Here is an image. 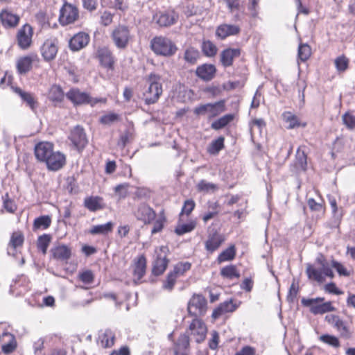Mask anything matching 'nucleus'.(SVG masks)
I'll use <instances>...</instances> for the list:
<instances>
[{
    "instance_id": "obj_1",
    "label": "nucleus",
    "mask_w": 355,
    "mask_h": 355,
    "mask_svg": "<svg viewBox=\"0 0 355 355\" xmlns=\"http://www.w3.org/2000/svg\"><path fill=\"white\" fill-rule=\"evenodd\" d=\"M36 159L44 163L50 171H58L67 164V155L55 150V145L51 141H40L34 147Z\"/></svg>"
},
{
    "instance_id": "obj_2",
    "label": "nucleus",
    "mask_w": 355,
    "mask_h": 355,
    "mask_svg": "<svg viewBox=\"0 0 355 355\" xmlns=\"http://www.w3.org/2000/svg\"><path fill=\"white\" fill-rule=\"evenodd\" d=\"M136 219L144 225L153 223L151 234L161 232L167 223V217L164 209H162L157 216L155 211L147 203L138 205L133 211Z\"/></svg>"
},
{
    "instance_id": "obj_3",
    "label": "nucleus",
    "mask_w": 355,
    "mask_h": 355,
    "mask_svg": "<svg viewBox=\"0 0 355 355\" xmlns=\"http://www.w3.org/2000/svg\"><path fill=\"white\" fill-rule=\"evenodd\" d=\"M315 263L318 267L311 263L306 266V274L309 280L321 284L325 281V277H334V272L323 254H320L317 257Z\"/></svg>"
},
{
    "instance_id": "obj_4",
    "label": "nucleus",
    "mask_w": 355,
    "mask_h": 355,
    "mask_svg": "<svg viewBox=\"0 0 355 355\" xmlns=\"http://www.w3.org/2000/svg\"><path fill=\"white\" fill-rule=\"evenodd\" d=\"M150 48L156 55L164 58L174 56L178 50L175 42L163 35L153 37L150 42Z\"/></svg>"
},
{
    "instance_id": "obj_5",
    "label": "nucleus",
    "mask_w": 355,
    "mask_h": 355,
    "mask_svg": "<svg viewBox=\"0 0 355 355\" xmlns=\"http://www.w3.org/2000/svg\"><path fill=\"white\" fill-rule=\"evenodd\" d=\"M146 81L148 83V88L144 92L143 97L146 105L156 103L163 93L161 76L155 73H150Z\"/></svg>"
},
{
    "instance_id": "obj_6",
    "label": "nucleus",
    "mask_w": 355,
    "mask_h": 355,
    "mask_svg": "<svg viewBox=\"0 0 355 355\" xmlns=\"http://www.w3.org/2000/svg\"><path fill=\"white\" fill-rule=\"evenodd\" d=\"M66 97L74 107L87 104L93 107L97 103H105L106 101L103 98H92L89 93L82 92L78 87L71 88L66 93Z\"/></svg>"
},
{
    "instance_id": "obj_7",
    "label": "nucleus",
    "mask_w": 355,
    "mask_h": 355,
    "mask_svg": "<svg viewBox=\"0 0 355 355\" xmlns=\"http://www.w3.org/2000/svg\"><path fill=\"white\" fill-rule=\"evenodd\" d=\"M110 37L116 49L124 50L132 42L133 36L128 26L119 24L112 31Z\"/></svg>"
},
{
    "instance_id": "obj_8",
    "label": "nucleus",
    "mask_w": 355,
    "mask_h": 355,
    "mask_svg": "<svg viewBox=\"0 0 355 355\" xmlns=\"http://www.w3.org/2000/svg\"><path fill=\"white\" fill-rule=\"evenodd\" d=\"M226 110V101L221 99L214 103L200 104L196 107L193 113L196 116H207L209 119L216 118Z\"/></svg>"
},
{
    "instance_id": "obj_9",
    "label": "nucleus",
    "mask_w": 355,
    "mask_h": 355,
    "mask_svg": "<svg viewBox=\"0 0 355 355\" xmlns=\"http://www.w3.org/2000/svg\"><path fill=\"white\" fill-rule=\"evenodd\" d=\"M302 303L304 306L309 307L310 312L313 315H323L336 310L333 302L331 301L324 302V297L302 299Z\"/></svg>"
},
{
    "instance_id": "obj_10",
    "label": "nucleus",
    "mask_w": 355,
    "mask_h": 355,
    "mask_svg": "<svg viewBox=\"0 0 355 355\" xmlns=\"http://www.w3.org/2000/svg\"><path fill=\"white\" fill-rule=\"evenodd\" d=\"M94 58L98 60L99 66L107 72H113L115 70L116 59L108 46L98 47L94 54Z\"/></svg>"
},
{
    "instance_id": "obj_11",
    "label": "nucleus",
    "mask_w": 355,
    "mask_h": 355,
    "mask_svg": "<svg viewBox=\"0 0 355 355\" xmlns=\"http://www.w3.org/2000/svg\"><path fill=\"white\" fill-rule=\"evenodd\" d=\"M325 321L334 328L343 339H350L353 331L349 323L337 314H329L325 316Z\"/></svg>"
},
{
    "instance_id": "obj_12",
    "label": "nucleus",
    "mask_w": 355,
    "mask_h": 355,
    "mask_svg": "<svg viewBox=\"0 0 355 355\" xmlns=\"http://www.w3.org/2000/svg\"><path fill=\"white\" fill-rule=\"evenodd\" d=\"M155 252L156 257L153 262L152 273L155 276H160L166 271L169 263V249L168 246L162 245L157 248Z\"/></svg>"
},
{
    "instance_id": "obj_13",
    "label": "nucleus",
    "mask_w": 355,
    "mask_h": 355,
    "mask_svg": "<svg viewBox=\"0 0 355 355\" xmlns=\"http://www.w3.org/2000/svg\"><path fill=\"white\" fill-rule=\"evenodd\" d=\"M34 30L29 24H24L18 29L15 36L16 43L18 47L24 51L29 49L33 45V37Z\"/></svg>"
},
{
    "instance_id": "obj_14",
    "label": "nucleus",
    "mask_w": 355,
    "mask_h": 355,
    "mask_svg": "<svg viewBox=\"0 0 355 355\" xmlns=\"http://www.w3.org/2000/svg\"><path fill=\"white\" fill-rule=\"evenodd\" d=\"M188 313L191 316L198 318L205 314L207 310V302L201 294H193L189 301Z\"/></svg>"
},
{
    "instance_id": "obj_15",
    "label": "nucleus",
    "mask_w": 355,
    "mask_h": 355,
    "mask_svg": "<svg viewBox=\"0 0 355 355\" xmlns=\"http://www.w3.org/2000/svg\"><path fill=\"white\" fill-rule=\"evenodd\" d=\"M68 139L78 152H82L88 144L85 130L80 125H76L70 130Z\"/></svg>"
},
{
    "instance_id": "obj_16",
    "label": "nucleus",
    "mask_w": 355,
    "mask_h": 355,
    "mask_svg": "<svg viewBox=\"0 0 355 355\" xmlns=\"http://www.w3.org/2000/svg\"><path fill=\"white\" fill-rule=\"evenodd\" d=\"M174 331L168 334V338L173 342L174 355H189L190 351V338L187 333L181 334L175 340Z\"/></svg>"
},
{
    "instance_id": "obj_17",
    "label": "nucleus",
    "mask_w": 355,
    "mask_h": 355,
    "mask_svg": "<svg viewBox=\"0 0 355 355\" xmlns=\"http://www.w3.org/2000/svg\"><path fill=\"white\" fill-rule=\"evenodd\" d=\"M187 330L197 343L204 342L207 337V327L204 321L198 318H194L191 320Z\"/></svg>"
},
{
    "instance_id": "obj_18",
    "label": "nucleus",
    "mask_w": 355,
    "mask_h": 355,
    "mask_svg": "<svg viewBox=\"0 0 355 355\" xmlns=\"http://www.w3.org/2000/svg\"><path fill=\"white\" fill-rule=\"evenodd\" d=\"M57 38H49L44 40L40 48V54L46 62L54 60L57 56L59 46Z\"/></svg>"
},
{
    "instance_id": "obj_19",
    "label": "nucleus",
    "mask_w": 355,
    "mask_h": 355,
    "mask_svg": "<svg viewBox=\"0 0 355 355\" xmlns=\"http://www.w3.org/2000/svg\"><path fill=\"white\" fill-rule=\"evenodd\" d=\"M79 17L78 9L69 3H64L60 10L59 21L62 26L74 23Z\"/></svg>"
},
{
    "instance_id": "obj_20",
    "label": "nucleus",
    "mask_w": 355,
    "mask_h": 355,
    "mask_svg": "<svg viewBox=\"0 0 355 355\" xmlns=\"http://www.w3.org/2000/svg\"><path fill=\"white\" fill-rule=\"evenodd\" d=\"M225 241V236L224 234H221L218 230H213L208 233L207 239L204 243L205 249L207 252L212 254L218 250Z\"/></svg>"
},
{
    "instance_id": "obj_21",
    "label": "nucleus",
    "mask_w": 355,
    "mask_h": 355,
    "mask_svg": "<svg viewBox=\"0 0 355 355\" xmlns=\"http://www.w3.org/2000/svg\"><path fill=\"white\" fill-rule=\"evenodd\" d=\"M40 61V58L36 53L21 56L17 61V71L19 74H25L32 69L33 63H39Z\"/></svg>"
},
{
    "instance_id": "obj_22",
    "label": "nucleus",
    "mask_w": 355,
    "mask_h": 355,
    "mask_svg": "<svg viewBox=\"0 0 355 355\" xmlns=\"http://www.w3.org/2000/svg\"><path fill=\"white\" fill-rule=\"evenodd\" d=\"M25 241L23 231L17 230L13 231L8 243V253L15 254L17 250L22 248Z\"/></svg>"
},
{
    "instance_id": "obj_23",
    "label": "nucleus",
    "mask_w": 355,
    "mask_h": 355,
    "mask_svg": "<svg viewBox=\"0 0 355 355\" xmlns=\"http://www.w3.org/2000/svg\"><path fill=\"white\" fill-rule=\"evenodd\" d=\"M178 19V15L173 10L156 13L153 19L161 27H167L174 24Z\"/></svg>"
},
{
    "instance_id": "obj_24",
    "label": "nucleus",
    "mask_w": 355,
    "mask_h": 355,
    "mask_svg": "<svg viewBox=\"0 0 355 355\" xmlns=\"http://www.w3.org/2000/svg\"><path fill=\"white\" fill-rule=\"evenodd\" d=\"M90 37L85 32L80 31L75 34L69 42V47L72 51H78L89 44Z\"/></svg>"
},
{
    "instance_id": "obj_25",
    "label": "nucleus",
    "mask_w": 355,
    "mask_h": 355,
    "mask_svg": "<svg viewBox=\"0 0 355 355\" xmlns=\"http://www.w3.org/2000/svg\"><path fill=\"white\" fill-rule=\"evenodd\" d=\"M132 274L138 280L144 277L147 268V259L144 254L136 257L132 263Z\"/></svg>"
},
{
    "instance_id": "obj_26",
    "label": "nucleus",
    "mask_w": 355,
    "mask_h": 355,
    "mask_svg": "<svg viewBox=\"0 0 355 355\" xmlns=\"http://www.w3.org/2000/svg\"><path fill=\"white\" fill-rule=\"evenodd\" d=\"M241 49L240 48H227L220 54V62L224 67H232L235 58L240 57Z\"/></svg>"
},
{
    "instance_id": "obj_27",
    "label": "nucleus",
    "mask_w": 355,
    "mask_h": 355,
    "mask_svg": "<svg viewBox=\"0 0 355 355\" xmlns=\"http://www.w3.org/2000/svg\"><path fill=\"white\" fill-rule=\"evenodd\" d=\"M0 343H2L1 351L6 354L12 353L17 346L15 336L7 331L0 334Z\"/></svg>"
},
{
    "instance_id": "obj_28",
    "label": "nucleus",
    "mask_w": 355,
    "mask_h": 355,
    "mask_svg": "<svg viewBox=\"0 0 355 355\" xmlns=\"http://www.w3.org/2000/svg\"><path fill=\"white\" fill-rule=\"evenodd\" d=\"M217 69L213 64H202L196 69V75L202 80L208 82L211 80L216 73Z\"/></svg>"
},
{
    "instance_id": "obj_29",
    "label": "nucleus",
    "mask_w": 355,
    "mask_h": 355,
    "mask_svg": "<svg viewBox=\"0 0 355 355\" xmlns=\"http://www.w3.org/2000/svg\"><path fill=\"white\" fill-rule=\"evenodd\" d=\"M0 21L4 28H13L18 26L20 17L7 9H3L0 12Z\"/></svg>"
},
{
    "instance_id": "obj_30",
    "label": "nucleus",
    "mask_w": 355,
    "mask_h": 355,
    "mask_svg": "<svg viewBox=\"0 0 355 355\" xmlns=\"http://www.w3.org/2000/svg\"><path fill=\"white\" fill-rule=\"evenodd\" d=\"M240 32L241 28L237 25L222 24L216 28V35L221 40H225L227 37L237 35Z\"/></svg>"
},
{
    "instance_id": "obj_31",
    "label": "nucleus",
    "mask_w": 355,
    "mask_h": 355,
    "mask_svg": "<svg viewBox=\"0 0 355 355\" xmlns=\"http://www.w3.org/2000/svg\"><path fill=\"white\" fill-rule=\"evenodd\" d=\"M12 91L20 96L23 102L28 106L31 110L35 112L38 107V101L34 94L22 90L19 87H12Z\"/></svg>"
},
{
    "instance_id": "obj_32",
    "label": "nucleus",
    "mask_w": 355,
    "mask_h": 355,
    "mask_svg": "<svg viewBox=\"0 0 355 355\" xmlns=\"http://www.w3.org/2000/svg\"><path fill=\"white\" fill-rule=\"evenodd\" d=\"M51 252L54 259L62 261L67 262L71 257V248L64 244L55 246Z\"/></svg>"
},
{
    "instance_id": "obj_33",
    "label": "nucleus",
    "mask_w": 355,
    "mask_h": 355,
    "mask_svg": "<svg viewBox=\"0 0 355 355\" xmlns=\"http://www.w3.org/2000/svg\"><path fill=\"white\" fill-rule=\"evenodd\" d=\"M64 94L62 87L58 85H53L48 92V98L56 107L64 101Z\"/></svg>"
},
{
    "instance_id": "obj_34",
    "label": "nucleus",
    "mask_w": 355,
    "mask_h": 355,
    "mask_svg": "<svg viewBox=\"0 0 355 355\" xmlns=\"http://www.w3.org/2000/svg\"><path fill=\"white\" fill-rule=\"evenodd\" d=\"M283 121L288 123L287 129H294L300 127L305 128L307 125L306 121H302L297 116L291 112H284L282 114Z\"/></svg>"
},
{
    "instance_id": "obj_35",
    "label": "nucleus",
    "mask_w": 355,
    "mask_h": 355,
    "mask_svg": "<svg viewBox=\"0 0 355 355\" xmlns=\"http://www.w3.org/2000/svg\"><path fill=\"white\" fill-rule=\"evenodd\" d=\"M236 256V248L233 243L230 244L227 248L223 250L217 257L218 263L233 261Z\"/></svg>"
},
{
    "instance_id": "obj_36",
    "label": "nucleus",
    "mask_w": 355,
    "mask_h": 355,
    "mask_svg": "<svg viewBox=\"0 0 355 355\" xmlns=\"http://www.w3.org/2000/svg\"><path fill=\"white\" fill-rule=\"evenodd\" d=\"M236 306L232 300L225 301L220 303L212 312L211 317L214 319L218 318L224 313L233 312L236 310Z\"/></svg>"
},
{
    "instance_id": "obj_37",
    "label": "nucleus",
    "mask_w": 355,
    "mask_h": 355,
    "mask_svg": "<svg viewBox=\"0 0 355 355\" xmlns=\"http://www.w3.org/2000/svg\"><path fill=\"white\" fill-rule=\"evenodd\" d=\"M220 275L225 279H239L241 277L239 269L234 264L227 265L220 270Z\"/></svg>"
},
{
    "instance_id": "obj_38",
    "label": "nucleus",
    "mask_w": 355,
    "mask_h": 355,
    "mask_svg": "<svg viewBox=\"0 0 355 355\" xmlns=\"http://www.w3.org/2000/svg\"><path fill=\"white\" fill-rule=\"evenodd\" d=\"M197 223L195 220H189L186 223H182L178 218V224L176 225L174 232L178 235L182 236L184 234L192 232L196 227Z\"/></svg>"
},
{
    "instance_id": "obj_39",
    "label": "nucleus",
    "mask_w": 355,
    "mask_h": 355,
    "mask_svg": "<svg viewBox=\"0 0 355 355\" xmlns=\"http://www.w3.org/2000/svg\"><path fill=\"white\" fill-rule=\"evenodd\" d=\"M100 345L103 348H110L115 343V334L110 329H106L99 336Z\"/></svg>"
},
{
    "instance_id": "obj_40",
    "label": "nucleus",
    "mask_w": 355,
    "mask_h": 355,
    "mask_svg": "<svg viewBox=\"0 0 355 355\" xmlns=\"http://www.w3.org/2000/svg\"><path fill=\"white\" fill-rule=\"evenodd\" d=\"M235 115L234 114H227L214 121L211 124V128L215 130L223 129L234 121Z\"/></svg>"
},
{
    "instance_id": "obj_41",
    "label": "nucleus",
    "mask_w": 355,
    "mask_h": 355,
    "mask_svg": "<svg viewBox=\"0 0 355 355\" xmlns=\"http://www.w3.org/2000/svg\"><path fill=\"white\" fill-rule=\"evenodd\" d=\"M225 148V137L223 136L218 137L217 139L213 140L207 148V152L209 155H218L219 152Z\"/></svg>"
},
{
    "instance_id": "obj_42",
    "label": "nucleus",
    "mask_w": 355,
    "mask_h": 355,
    "mask_svg": "<svg viewBox=\"0 0 355 355\" xmlns=\"http://www.w3.org/2000/svg\"><path fill=\"white\" fill-rule=\"evenodd\" d=\"M51 217L49 215H43L35 218L33 224L34 231L38 230H46L51 225Z\"/></svg>"
},
{
    "instance_id": "obj_43",
    "label": "nucleus",
    "mask_w": 355,
    "mask_h": 355,
    "mask_svg": "<svg viewBox=\"0 0 355 355\" xmlns=\"http://www.w3.org/2000/svg\"><path fill=\"white\" fill-rule=\"evenodd\" d=\"M102 198L99 196L87 197L84 200L85 207L91 211H96L103 209L101 205Z\"/></svg>"
},
{
    "instance_id": "obj_44",
    "label": "nucleus",
    "mask_w": 355,
    "mask_h": 355,
    "mask_svg": "<svg viewBox=\"0 0 355 355\" xmlns=\"http://www.w3.org/2000/svg\"><path fill=\"white\" fill-rule=\"evenodd\" d=\"M113 227H114V223L112 221H109L105 224L93 226L89 230V233L92 235H96V234L106 235L112 232Z\"/></svg>"
},
{
    "instance_id": "obj_45",
    "label": "nucleus",
    "mask_w": 355,
    "mask_h": 355,
    "mask_svg": "<svg viewBox=\"0 0 355 355\" xmlns=\"http://www.w3.org/2000/svg\"><path fill=\"white\" fill-rule=\"evenodd\" d=\"M191 268V263L186 261V262H178L176 263L173 269L171 270V272L177 277L179 278L181 276L184 275V274L189 271Z\"/></svg>"
},
{
    "instance_id": "obj_46",
    "label": "nucleus",
    "mask_w": 355,
    "mask_h": 355,
    "mask_svg": "<svg viewBox=\"0 0 355 355\" xmlns=\"http://www.w3.org/2000/svg\"><path fill=\"white\" fill-rule=\"evenodd\" d=\"M51 241V236L50 234H44L40 236L37 238V249L42 252L43 254H45L47 252V249Z\"/></svg>"
},
{
    "instance_id": "obj_47",
    "label": "nucleus",
    "mask_w": 355,
    "mask_h": 355,
    "mask_svg": "<svg viewBox=\"0 0 355 355\" xmlns=\"http://www.w3.org/2000/svg\"><path fill=\"white\" fill-rule=\"evenodd\" d=\"M199 58V51L193 47H189L184 51V58L186 62L191 64H195Z\"/></svg>"
},
{
    "instance_id": "obj_48",
    "label": "nucleus",
    "mask_w": 355,
    "mask_h": 355,
    "mask_svg": "<svg viewBox=\"0 0 355 355\" xmlns=\"http://www.w3.org/2000/svg\"><path fill=\"white\" fill-rule=\"evenodd\" d=\"M320 341L322 343L327 344L334 348H339L340 347V342L339 338L331 334H322L319 337Z\"/></svg>"
},
{
    "instance_id": "obj_49",
    "label": "nucleus",
    "mask_w": 355,
    "mask_h": 355,
    "mask_svg": "<svg viewBox=\"0 0 355 355\" xmlns=\"http://www.w3.org/2000/svg\"><path fill=\"white\" fill-rule=\"evenodd\" d=\"M334 64L338 72H345L349 64V59L344 54L338 56L334 60Z\"/></svg>"
},
{
    "instance_id": "obj_50",
    "label": "nucleus",
    "mask_w": 355,
    "mask_h": 355,
    "mask_svg": "<svg viewBox=\"0 0 355 355\" xmlns=\"http://www.w3.org/2000/svg\"><path fill=\"white\" fill-rule=\"evenodd\" d=\"M201 48L202 53L207 57H214L216 55L218 51L216 44L210 40L204 41Z\"/></svg>"
},
{
    "instance_id": "obj_51",
    "label": "nucleus",
    "mask_w": 355,
    "mask_h": 355,
    "mask_svg": "<svg viewBox=\"0 0 355 355\" xmlns=\"http://www.w3.org/2000/svg\"><path fill=\"white\" fill-rule=\"evenodd\" d=\"M196 207V202L193 199H187L184 202L181 211L179 214L180 220L184 215L189 216Z\"/></svg>"
},
{
    "instance_id": "obj_52",
    "label": "nucleus",
    "mask_w": 355,
    "mask_h": 355,
    "mask_svg": "<svg viewBox=\"0 0 355 355\" xmlns=\"http://www.w3.org/2000/svg\"><path fill=\"white\" fill-rule=\"evenodd\" d=\"M196 189L199 192L215 191L218 189V186L214 183L208 182L205 180H200L196 185Z\"/></svg>"
},
{
    "instance_id": "obj_53",
    "label": "nucleus",
    "mask_w": 355,
    "mask_h": 355,
    "mask_svg": "<svg viewBox=\"0 0 355 355\" xmlns=\"http://www.w3.org/2000/svg\"><path fill=\"white\" fill-rule=\"evenodd\" d=\"M2 200L4 209L9 213H15L17 207L15 201L10 198L8 193H6L5 195L2 196Z\"/></svg>"
},
{
    "instance_id": "obj_54",
    "label": "nucleus",
    "mask_w": 355,
    "mask_h": 355,
    "mask_svg": "<svg viewBox=\"0 0 355 355\" xmlns=\"http://www.w3.org/2000/svg\"><path fill=\"white\" fill-rule=\"evenodd\" d=\"M78 278L85 284H92L94 281L95 275L91 270H85L79 272Z\"/></svg>"
},
{
    "instance_id": "obj_55",
    "label": "nucleus",
    "mask_w": 355,
    "mask_h": 355,
    "mask_svg": "<svg viewBox=\"0 0 355 355\" xmlns=\"http://www.w3.org/2000/svg\"><path fill=\"white\" fill-rule=\"evenodd\" d=\"M177 279L178 278L170 271L162 282V288L171 291L174 288Z\"/></svg>"
},
{
    "instance_id": "obj_56",
    "label": "nucleus",
    "mask_w": 355,
    "mask_h": 355,
    "mask_svg": "<svg viewBox=\"0 0 355 355\" xmlns=\"http://www.w3.org/2000/svg\"><path fill=\"white\" fill-rule=\"evenodd\" d=\"M311 55V48L307 44H300L298 48V57L302 62L306 61Z\"/></svg>"
},
{
    "instance_id": "obj_57",
    "label": "nucleus",
    "mask_w": 355,
    "mask_h": 355,
    "mask_svg": "<svg viewBox=\"0 0 355 355\" xmlns=\"http://www.w3.org/2000/svg\"><path fill=\"white\" fill-rule=\"evenodd\" d=\"M343 123L349 130L355 129V115L350 111L346 112L342 116Z\"/></svg>"
},
{
    "instance_id": "obj_58",
    "label": "nucleus",
    "mask_w": 355,
    "mask_h": 355,
    "mask_svg": "<svg viewBox=\"0 0 355 355\" xmlns=\"http://www.w3.org/2000/svg\"><path fill=\"white\" fill-rule=\"evenodd\" d=\"M305 146H300L296 152V159L297 164L302 167L305 168L307 164V155L304 150Z\"/></svg>"
},
{
    "instance_id": "obj_59",
    "label": "nucleus",
    "mask_w": 355,
    "mask_h": 355,
    "mask_svg": "<svg viewBox=\"0 0 355 355\" xmlns=\"http://www.w3.org/2000/svg\"><path fill=\"white\" fill-rule=\"evenodd\" d=\"M114 14L110 11L105 10L101 12L100 16V24L101 26L107 27L110 26L113 23V18Z\"/></svg>"
},
{
    "instance_id": "obj_60",
    "label": "nucleus",
    "mask_w": 355,
    "mask_h": 355,
    "mask_svg": "<svg viewBox=\"0 0 355 355\" xmlns=\"http://www.w3.org/2000/svg\"><path fill=\"white\" fill-rule=\"evenodd\" d=\"M130 185L128 183H123L116 185L114 190L115 193L119 196V199H124L128 196V189Z\"/></svg>"
},
{
    "instance_id": "obj_61",
    "label": "nucleus",
    "mask_w": 355,
    "mask_h": 355,
    "mask_svg": "<svg viewBox=\"0 0 355 355\" xmlns=\"http://www.w3.org/2000/svg\"><path fill=\"white\" fill-rule=\"evenodd\" d=\"M119 115L113 112L104 114L100 118V123L104 125H110L119 120Z\"/></svg>"
},
{
    "instance_id": "obj_62",
    "label": "nucleus",
    "mask_w": 355,
    "mask_h": 355,
    "mask_svg": "<svg viewBox=\"0 0 355 355\" xmlns=\"http://www.w3.org/2000/svg\"><path fill=\"white\" fill-rule=\"evenodd\" d=\"M331 266L336 269L340 276L349 277L350 275V272L347 270L343 264L338 261L334 259L331 261Z\"/></svg>"
},
{
    "instance_id": "obj_63",
    "label": "nucleus",
    "mask_w": 355,
    "mask_h": 355,
    "mask_svg": "<svg viewBox=\"0 0 355 355\" xmlns=\"http://www.w3.org/2000/svg\"><path fill=\"white\" fill-rule=\"evenodd\" d=\"M220 343V336L218 331H212L211 333V338L208 341L209 348L211 350H216L218 348Z\"/></svg>"
},
{
    "instance_id": "obj_64",
    "label": "nucleus",
    "mask_w": 355,
    "mask_h": 355,
    "mask_svg": "<svg viewBox=\"0 0 355 355\" xmlns=\"http://www.w3.org/2000/svg\"><path fill=\"white\" fill-rule=\"evenodd\" d=\"M218 202H215L213 205L212 207V211H208L207 213H205L202 216V220L205 223H207L209 220L214 218V217L217 216L218 214Z\"/></svg>"
}]
</instances>
